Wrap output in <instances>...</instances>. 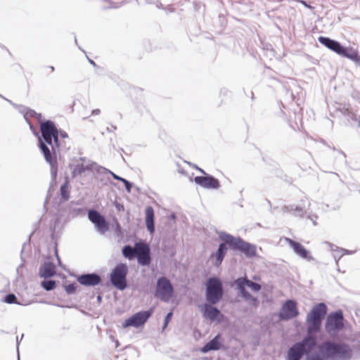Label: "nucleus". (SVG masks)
Segmentation results:
<instances>
[{
    "mask_svg": "<svg viewBox=\"0 0 360 360\" xmlns=\"http://www.w3.org/2000/svg\"><path fill=\"white\" fill-rule=\"evenodd\" d=\"M40 130L44 141L39 139V147L47 162L51 167V172L56 174L57 172V151L59 149L58 131L54 123L51 121H46L40 125Z\"/></svg>",
    "mask_w": 360,
    "mask_h": 360,
    "instance_id": "1",
    "label": "nucleus"
},
{
    "mask_svg": "<svg viewBox=\"0 0 360 360\" xmlns=\"http://www.w3.org/2000/svg\"><path fill=\"white\" fill-rule=\"evenodd\" d=\"M122 254L129 259L136 257L139 264L143 266L149 265L151 261L150 248L148 245L142 242L136 243L134 248L130 245L124 246L122 249Z\"/></svg>",
    "mask_w": 360,
    "mask_h": 360,
    "instance_id": "2",
    "label": "nucleus"
},
{
    "mask_svg": "<svg viewBox=\"0 0 360 360\" xmlns=\"http://www.w3.org/2000/svg\"><path fill=\"white\" fill-rule=\"evenodd\" d=\"M326 313L327 307L324 303H319L313 307L306 319L308 334L316 333L320 330Z\"/></svg>",
    "mask_w": 360,
    "mask_h": 360,
    "instance_id": "3",
    "label": "nucleus"
},
{
    "mask_svg": "<svg viewBox=\"0 0 360 360\" xmlns=\"http://www.w3.org/2000/svg\"><path fill=\"white\" fill-rule=\"evenodd\" d=\"M319 41L321 44L333 51L336 53L345 56L355 63H360V55L358 51L352 48L346 49L338 41L325 37H319Z\"/></svg>",
    "mask_w": 360,
    "mask_h": 360,
    "instance_id": "4",
    "label": "nucleus"
},
{
    "mask_svg": "<svg viewBox=\"0 0 360 360\" xmlns=\"http://www.w3.org/2000/svg\"><path fill=\"white\" fill-rule=\"evenodd\" d=\"M316 345L314 338L309 336L295 344L288 352V360H300L305 353L310 352Z\"/></svg>",
    "mask_w": 360,
    "mask_h": 360,
    "instance_id": "5",
    "label": "nucleus"
},
{
    "mask_svg": "<svg viewBox=\"0 0 360 360\" xmlns=\"http://www.w3.org/2000/svg\"><path fill=\"white\" fill-rule=\"evenodd\" d=\"M321 352L327 358L336 356L343 357L349 353V347L342 343H334L326 341L319 346Z\"/></svg>",
    "mask_w": 360,
    "mask_h": 360,
    "instance_id": "6",
    "label": "nucleus"
},
{
    "mask_svg": "<svg viewBox=\"0 0 360 360\" xmlns=\"http://www.w3.org/2000/svg\"><path fill=\"white\" fill-rule=\"evenodd\" d=\"M223 296L222 283L219 278H210L206 283V299L212 304L217 303Z\"/></svg>",
    "mask_w": 360,
    "mask_h": 360,
    "instance_id": "7",
    "label": "nucleus"
},
{
    "mask_svg": "<svg viewBox=\"0 0 360 360\" xmlns=\"http://www.w3.org/2000/svg\"><path fill=\"white\" fill-rule=\"evenodd\" d=\"M128 269L126 264L117 265L110 274V281L114 286L119 290H124L127 287L126 276Z\"/></svg>",
    "mask_w": 360,
    "mask_h": 360,
    "instance_id": "8",
    "label": "nucleus"
},
{
    "mask_svg": "<svg viewBox=\"0 0 360 360\" xmlns=\"http://www.w3.org/2000/svg\"><path fill=\"white\" fill-rule=\"evenodd\" d=\"M236 283L242 296L247 300L251 299L254 302L255 306H257V300L252 297V295L245 290V286L250 288L254 292H258L261 290V285L258 283L252 282L250 280H248L246 278H238L236 281Z\"/></svg>",
    "mask_w": 360,
    "mask_h": 360,
    "instance_id": "9",
    "label": "nucleus"
},
{
    "mask_svg": "<svg viewBox=\"0 0 360 360\" xmlns=\"http://www.w3.org/2000/svg\"><path fill=\"white\" fill-rule=\"evenodd\" d=\"M173 295V287L170 281L165 277L160 278L158 281L155 296L160 300L167 302Z\"/></svg>",
    "mask_w": 360,
    "mask_h": 360,
    "instance_id": "10",
    "label": "nucleus"
},
{
    "mask_svg": "<svg viewBox=\"0 0 360 360\" xmlns=\"http://www.w3.org/2000/svg\"><path fill=\"white\" fill-rule=\"evenodd\" d=\"M153 312V309H150L148 311L137 312L123 321L122 326L123 328H128L129 326L138 328L146 322L148 318L152 315Z\"/></svg>",
    "mask_w": 360,
    "mask_h": 360,
    "instance_id": "11",
    "label": "nucleus"
},
{
    "mask_svg": "<svg viewBox=\"0 0 360 360\" xmlns=\"http://www.w3.org/2000/svg\"><path fill=\"white\" fill-rule=\"evenodd\" d=\"M89 219L95 225L96 230L104 234L109 229V224L98 211L91 210L88 213Z\"/></svg>",
    "mask_w": 360,
    "mask_h": 360,
    "instance_id": "12",
    "label": "nucleus"
},
{
    "mask_svg": "<svg viewBox=\"0 0 360 360\" xmlns=\"http://www.w3.org/2000/svg\"><path fill=\"white\" fill-rule=\"evenodd\" d=\"M326 330L328 333L340 330L343 328V316L341 311L330 314L326 320Z\"/></svg>",
    "mask_w": 360,
    "mask_h": 360,
    "instance_id": "13",
    "label": "nucleus"
},
{
    "mask_svg": "<svg viewBox=\"0 0 360 360\" xmlns=\"http://www.w3.org/2000/svg\"><path fill=\"white\" fill-rule=\"evenodd\" d=\"M299 315L297 304L295 301L287 300L282 306L279 316L281 319L289 320L297 317Z\"/></svg>",
    "mask_w": 360,
    "mask_h": 360,
    "instance_id": "14",
    "label": "nucleus"
},
{
    "mask_svg": "<svg viewBox=\"0 0 360 360\" xmlns=\"http://www.w3.org/2000/svg\"><path fill=\"white\" fill-rule=\"evenodd\" d=\"M194 181L205 188L217 189L220 186L219 181L211 176H195Z\"/></svg>",
    "mask_w": 360,
    "mask_h": 360,
    "instance_id": "15",
    "label": "nucleus"
},
{
    "mask_svg": "<svg viewBox=\"0 0 360 360\" xmlns=\"http://www.w3.org/2000/svg\"><path fill=\"white\" fill-rule=\"evenodd\" d=\"M78 282L83 285H96L101 282V278L99 276L91 274H84L78 277Z\"/></svg>",
    "mask_w": 360,
    "mask_h": 360,
    "instance_id": "16",
    "label": "nucleus"
},
{
    "mask_svg": "<svg viewBox=\"0 0 360 360\" xmlns=\"http://www.w3.org/2000/svg\"><path fill=\"white\" fill-rule=\"evenodd\" d=\"M226 250L227 248L226 244L221 243L220 244L217 252L210 255V259L212 261L214 265L219 266L221 264L226 253Z\"/></svg>",
    "mask_w": 360,
    "mask_h": 360,
    "instance_id": "17",
    "label": "nucleus"
},
{
    "mask_svg": "<svg viewBox=\"0 0 360 360\" xmlns=\"http://www.w3.org/2000/svg\"><path fill=\"white\" fill-rule=\"evenodd\" d=\"M285 241L291 248H292L296 254L302 258H308L309 252L302 245L288 238H285Z\"/></svg>",
    "mask_w": 360,
    "mask_h": 360,
    "instance_id": "18",
    "label": "nucleus"
},
{
    "mask_svg": "<svg viewBox=\"0 0 360 360\" xmlns=\"http://www.w3.org/2000/svg\"><path fill=\"white\" fill-rule=\"evenodd\" d=\"M204 316L206 318L210 319L211 321H214L219 319V317H223V315L216 307H212L206 304L204 306Z\"/></svg>",
    "mask_w": 360,
    "mask_h": 360,
    "instance_id": "19",
    "label": "nucleus"
},
{
    "mask_svg": "<svg viewBox=\"0 0 360 360\" xmlns=\"http://www.w3.org/2000/svg\"><path fill=\"white\" fill-rule=\"evenodd\" d=\"M56 274V266L51 262L45 263L39 270V276L44 278H50Z\"/></svg>",
    "mask_w": 360,
    "mask_h": 360,
    "instance_id": "20",
    "label": "nucleus"
},
{
    "mask_svg": "<svg viewBox=\"0 0 360 360\" xmlns=\"http://www.w3.org/2000/svg\"><path fill=\"white\" fill-rule=\"evenodd\" d=\"M146 225L150 233L155 231L154 226V210L152 207L148 206L146 209Z\"/></svg>",
    "mask_w": 360,
    "mask_h": 360,
    "instance_id": "21",
    "label": "nucleus"
},
{
    "mask_svg": "<svg viewBox=\"0 0 360 360\" xmlns=\"http://www.w3.org/2000/svg\"><path fill=\"white\" fill-rule=\"evenodd\" d=\"M222 240L225 241V244H229L233 250H240L243 240L238 238H234L231 235L226 234L222 237Z\"/></svg>",
    "mask_w": 360,
    "mask_h": 360,
    "instance_id": "22",
    "label": "nucleus"
},
{
    "mask_svg": "<svg viewBox=\"0 0 360 360\" xmlns=\"http://www.w3.org/2000/svg\"><path fill=\"white\" fill-rule=\"evenodd\" d=\"M220 347L219 335H217L202 348V351L203 352H207L210 350H217Z\"/></svg>",
    "mask_w": 360,
    "mask_h": 360,
    "instance_id": "23",
    "label": "nucleus"
},
{
    "mask_svg": "<svg viewBox=\"0 0 360 360\" xmlns=\"http://www.w3.org/2000/svg\"><path fill=\"white\" fill-rule=\"evenodd\" d=\"M244 252L248 257H254L257 254L256 247L253 245L248 243L243 240L240 250Z\"/></svg>",
    "mask_w": 360,
    "mask_h": 360,
    "instance_id": "24",
    "label": "nucleus"
},
{
    "mask_svg": "<svg viewBox=\"0 0 360 360\" xmlns=\"http://www.w3.org/2000/svg\"><path fill=\"white\" fill-rule=\"evenodd\" d=\"M60 195L64 201L68 200L70 198V185L69 179L66 178L65 183L60 187Z\"/></svg>",
    "mask_w": 360,
    "mask_h": 360,
    "instance_id": "25",
    "label": "nucleus"
},
{
    "mask_svg": "<svg viewBox=\"0 0 360 360\" xmlns=\"http://www.w3.org/2000/svg\"><path fill=\"white\" fill-rule=\"evenodd\" d=\"M41 286L46 290H51L56 288V282L54 281H44L41 282Z\"/></svg>",
    "mask_w": 360,
    "mask_h": 360,
    "instance_id": "26",
    "label": "nucleus"
},
{
    "mask_svg": "<svg viewBox=\"0 0 360 360\" xmlns=\"http://www.w3.org/2000/svg\"><path fill=\"white\" fill-rule=\"evenodd\" d=\"M4 302L8 304L15 303L16 302V297L13 294H8L5 297Z\"/></svg>",
    "mask_w": 360,
    "mask_h": 360,
    "instance_id": "27",
    "label": "nucleus"
},
{
    "mask_svg": "<svg viewBox=\"0 0 360 360\" xmlns=\"http://www.w3.org/2000/svg\"><path fill=\"white\" fill-rule=\"evenodd\" d=\"M65 291L67 292V293L72 294L76 290V285H75V283L68 284L65 286Z\"/></svg>",
    "mask_w": 360,
    "mask_h": 360,
    "instance_id": "28",
    "label": "nucleus"
},
{
    "mask_svg": "<svg viewBox=\"0 0 360 360\" xmlns=\"http://www.w3.org/2000/svg\"><path fill=\"white\" fill-rule=\"evenodd\" d=\"M172 316H173V313L172 311L167 314V316L165 319V323H164V326H163V328H162L163 330H165L167 328L169 322L171 321V319L172 318Z\"/></svg>",
    "mask_w": 360,
    "mask_h": 360,
    "instance_id": "29",
    "label": "nucleus"
},
{
    "mask_svg": "<svg viewBox=\"0 0 360 360\" xmlns=\"http://www.w3.org/2000/svg\"><path fill=\"white\" fill-rule=\"evenodd\" d=\"M122 181L124 183L127 190L130 191L131 187L130 183L124 179H122Z\"/></svg>",
    "mask_w": 360,
    "mask_h": 360,
    "instance_id": "30",
    "label": "nucleus"
},
{
    "mask_svg": "<svg viewBox=\"0 0 360 360\" xmlns=\"http://www.w3.org/2000/svg\"><path fill=\"white\" fill-rule=\"evenodd\" d=\"M308 360H323L321 357H320L319 356H314L310 359H309Z\"/></svg>",
    "mask_w": 360,
    "mask_h": 360,
    "instance_id": "31",
    "label": "nucleus"
},
{
    "mask_svg": "<svg viewBox=\"0 0 360 360\" xmlns=\"http://www.w3.org/2000/svg\"><path fill=\"white\" fill-rule=\"evenodd\" d=\"M100 112H101V110H100L99 109H96V110H94L92 111L91 115H99V114H100Z\"/></svg>",
    "mask_w": 360,
    "mask_h": 360,
    "instance_id": "32",
    "label": "nucleus"
},
{
    "mask_svg": "<svg viewBox=\"0 0 360 360\" xmlns=\"http://www.w3.org/2000/svg\"><path fill=\"white\" fill-rule=\"evenodd\" d=\"M113 177H114L115 179L120 180V181H122V179H123L122 178L119 177V176H117V175H115V174H113Z\"/></svg>",
    "mask_w": 360,
    "mask_h": 360,
    "instance_id": "33",
    "label": "nucleus"
},
{
    "mask_svg": "<svg viewBox=\"0 0 360 360\" xmlns=\"http://www.w3.org/2000/svg\"><path fill=\"white\" fill-rule=\"evenodd\" d=\"M196 168H197L199 171H200L202 173H205V172H204L202 169H201L200 168H198V167H196Z\"/></svg>",
    "mask_w": 360,
    "mask_h": 360,
    "instance_id": "34",
    "label": "nucleus"
},
{
    "mask_svg": "<svg viewBox=\"0 0 360 360\" xmlns=\"http://www.w3.org/2000/svg\"><path fill=\"white\" fill-rule=\"evenodd\" d=\"M89 61L91 63V64H92L94 65H96L95 63L93 60H90Z\"/></svg>",
    "mask_w": 360,
    "mask_h": 360,
    "instance_id": "35",
    "label": "nucleus"
},
{
    "mask_svg": "<svg viewBox=\"0 0 360 360\" xmlns=\"http://www.w3.org/2000/svg\"><path fill=\"white\" fill-rule=\"evenodd\" d=\"M295 210H298V211H301V210H302V209H301V208H300V207H297Z\"/></svg>",
    "mask_w": 360,
    "mask_h": 360,
    "instance_id": "36",
    "label": "nucleus"
},
{
    "mask_svg": "<svg viewBox=\"0 0 360 360\" xmlns=\"http://www.w3.org/2000/svg\"><path fill=\"white\" fill-rule=\"evenodd\" d=\"M51 70L52 71H53V70H54V68L51 66Z\"/></svg>",
    "mask_w": 360,
    "mask_h": 360,
    "instance_id": "37",
    "label": "nucleus"
},
{
    "mask_svg": "<svg viewBox=\"0 0 360 360\" xmlns=\"http://www.w3.org/2000/svg\"><path fill=\"white\" fill-rule=\"evenodd\" d=\"M63 137H67L68 136H67V134H63Z\"/></svg>",
    "mask_w": 360,
    "mask_h": 360,
    "instance_id": "38",
    "label": "nucleus"
}]
</instances>
